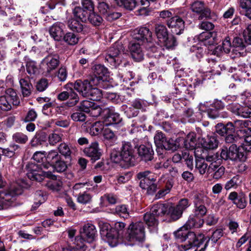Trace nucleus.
Instances as JSON below:
<instances>
[{"label":"nucleus","instance_id":"f257e3e1","mask_svg":"<svg viewBox=\"0 0 251 251\" xmlns=\"http://www.w3.org/2000/svg\"><path fill=\"white\" fill-rule=\"evenodd\" d=\"M133 37L135 40L142 42V45L148 51L147 53L151 57L158 56V49L152 42V33L150 29L142 27L134 30Z\"/></svg>","mask_w":251,"mask_h":251},{"label":"nucleus","instance_id":"f03ea898","mask_svg":"<svg viewBox=\"0 0 251 251\" xmlns=\"http://www.w3.org/2000/svg\"><path fill=\"white\" fill-rule=\"evenodd\" d=\"M167 212V207L165 204L159 203L154 205L149 212L144 214V221L151 231L156 230L158 226L157 218L164 215Z\"/></svg>","mask_w":251,"mask_h":251},{"label":"nucleus","instance_id":"7ed1b4c3","mask_svg":"<svg viewBox=\"0 0 251 251\" xmlns=\"http://www.w3.org/2000/svg\"><path fill=\"white\" fill-rule=\"evenodd\" d=\"M44 158H32L33 160L26 165L28 169L27 177L31 180H35L41 182L44 180L43 172L38 173L39 170L43 168L48 169L51 164L45 162Z\"/></svg>","mask_w":251,"mask_h":251},{"label":"nucleus","instance_id":"20e7f679","mask_svg":"<svg viewBox=\"0 0 251 251\" xmlns=\"http://www.w3.org/2000/svg\"><path fill=\"white\" fill-rule=\"evenodd\" d=\"M251 152V145L244 144L243 146L237 147L235 144H232L228 149L223 147L220 150V157H231L235 155L236 157H247Z\"/></svg>","mask_w":251,"mask_h":251},{"label":"nucleus","instance_id":"39448f33","mask_svg":"<svg viewBox=\"0 0 251 251\" xmlns=\"http://www.w3.org/2000/svg\"><path fill=\"white\" fill-rule=\"evenodd\" d=\"M124 51L121 44H115L110 47L105 56V60L112 66L116 67L122 61V53Z\"/></svg>","mask_w":251,"mask_h":251},{"label":"nucleus","instance_id":"423d86ee","mask_svg":"<svg viewBox=\"0 0 251 251\" xmlns=\"http://www.w3.org/2000/svg\"><path fill=\"white\" fill-rule=\"evenodd\" d=\"M145 229L144 223L141 221L132 223L128 228V240L131 242H141L145 240Z\"/></svg>","mask_w":251,"mask_h":251},{"label":"nucleus","instance_id":"0eeeda50","mask_svg":"<svg viewBox=\"0 0 251 251\" xmlns=\"http://www.w3.org/2000/svg\"><path fill=\"white\" fill-rule=\"evenodd\" d=\"M11 104L17 106L20 104V100L13 89H8L6 95L0 97V109L4 111L10 110Z\"/></svg>","mask_w":251,"mask_h":251},{"label":"nucleus","instance_id":"6e6552de","mask_svg":"<svg viewBox=\"0 0 251 251\" xmlns=\"http://www.w3.org/2000/svg\"><path fill=\"white\" fill-rule=\"evenodd\" d=\"M134 150L129 142H122V148L113 149L110 153V157H134Z\"/></svg>","mask_w":251,"mask_h":251},{"label":"nucleus","instance_id":"1a4fd4ad","mask_svg":"<svg viewBox=\"0 0 251 251\" xmlns=\"http://www.w3.org/2000/svg\"><path fill=\"white\" fill-rule=\"evenodd\" d=\"M166 25L170 29L171 32L176 35L181 34L185 27V23L183 20L176 15L168 20Z\"/></svg>","mask_w":251,"mask_h":251},{"label":"nucleus","instance_id":"9d476101","mask_svg":"<svg viewBox=\"0 0 251 251\" xmlns=\"http://www.w3.org/2000/svg\"><path fill=\"white\" fill-rule=\"evenodd\" d=\"M204 241V235L200 233L198 235L194 232L189 231L186 237L185 244L182 245L185 250L193 247H199Z\"/></svg>","mask_w":251,"mask_h":251},{"label":"nucleus","instance_id":"9b49d317","mask_svg":"<svg viewBox=\"0 0 251 251\" xmlns=\"http://www.w3.org/2000/svg\"><path fill=\"white\" fill-rule=\"evenodd\" d=\"M17 190L14 192H6L0 191V209H6L11 206L15 205L16 196L20 194Z\"/></svg>","mask_w":251,"mask_h":251},{"label":"nucleus","instance_id":"f8f14e48","mask_svg":"<svg viewBox=\"0 0 251 251\" xmlns=\"http://www.w3.org/2000/svg\"><path fill=\"white\" fill-rule=\"evenodd\" d=\"M126 224L123 222H115L112 225V241L110 243V246L114 247L118 243V239L123 236L125 231Z\"/></svg>","mask_w":251,"mask_h":251},{"label":"nucleus","instance_id":"ddd939ff","mask_svg":"<svg viewBox=\"0 0 251 251\" xmlns=\"http://www.w3.org/2000/svg\"><path fill=\"white\" fill-rule=\"evenodd\" d=\"M59 63V57L56 54L48 56L42 61V65L47 75H50L55 70Z\"/></svg>","mask_w":251,"mask_h":251},{"label":"nucleus","instance_id":"4468645a","mask_svg":"<svg viewBox=\"0 0 251 251\" xmlns=\"http://www.w3.org/2000/svg\"><path fill=\"white\" fill-rule=\"evenodd\" d=\"M191 10L196 13L200 14L199 19L207 18L210 15V10L204 6V3L201 1H195L190 5Z\"/></svg>","mask_w":251,"mask_h":251},{"label":"nucleus","instance_id":"2eb2a0df","mask_svg":"<svg viewBox=\"0 0 251 251\" xmlns=\"http://www.w3.org/2000/svg\"><path fill=\"white\" fill-rule=\"evenodd\" d=\"M135 40L130 43L129 50L132 58L137 62H140L144 59V53L141 47V46H143L142 42Z\"/></svg>","mask_w":251,"mask_h":251},{"label":"nucleus","instance_id":"dca6fc26","mask_svg":"<svg viewBox=\"0 0 251 251\" xmlns=\"http://www.w3.org/2000/svg\"><path fill=\"white\" fill-rule=\"evenodd\" d=\"M64 27L65 25L63 23L61 22L55 23L50 28V35L55 41H62L64 35Z\"/></svg>","mask_w":251,"mask_h":251},{"label":"nucleus","instance_id":"f3484780","mask_svg":"<svg viewBox=\"0 0 251 251\" xmlns=\"http://www.w3.org/2000/svg\"><path fill=\"white\" fill-rule=\"evenodd\" d=\"M74 88L79 94L85 98L89 96V93L93 88L90 85L88 80H86L83 81L77 80L74 83Z\"/></svg>","mask_w":251,"mask_h":251},{"label":"nucleus","instance_id":"a211bd4d","mask_svg":"<svg viewBox=\"0 0 251 251\" xmlns=\"http://www.w3.org/2000/svg\"><path fill=\"white\" fill-rule=\"evenodd\" d=\"M229 109L234 114L244 118L251 117V107L248 106H241L232 104Z\"/></svg>","mask_w":251,"mask_h":251},{"label":"nucleus","instance_id":"6ab92c4d","mask_svg":"<svg viewBox=\"0 0 251 251\" xmlns=\"http://www.w3.org/2000/svg\"><path fill=\"white\" fill-rule=\"evenodd\" d=\"M198 39L205 46H213L217 43V33L215 32H203L199 35Z\"/></svg>","mask_w":251,"mask_h":251},{"label":"nucleus","instance_id":"aec40b11","mask_svg":"<svg viewBox=\"0 0 251 251\" xmlns=\"http://www.w3.org/2000/svg\"><path fill=\"white\" fill-rule=\"evenodd\" d=\"M178 141H180V143L184 148L193 151L197 145L196 134L195 132H190L185 138H178Z\"/></svg>","mask_w":251,"mask_h":251},{"label":"nucleus","instance_id":"412c9836","mask_svg":"<svg viewBox=\"0 0 251 251\" xmlns=\"http://www.w3.org/2000/svg\"><path fill=\"white\" fill-rule=\"evenodd\" d=\"M139 158H110V161L114 163L118 164L122 168H129L137 164L139 162ZM143 159H140V161Z\"/></svg>","mask_w":251,"mask_h":251},{"label":"nucleus","instance_id":"4be33fe9","mask_svg":"<svg viewBox=\"0 0 251 251\" xmlns=\"http://www.w3.org/2000/svg\"><path fill=\"white\" fill-rule=\"evenodd\" d=\"M83 238H85L88 243L93 242L96 237L97 230L95 226L91 224L88 223L83 226V231L81 233Z\"/></svg>","mask_w":251,"mask_h":251},{"label":"nucleus","instance_id":"5701e85b","mask_svg":"<svg viewBox=\"0 0 251 251\" xmlns=\"http://www.w3.org/2000/svg\"><path fill=\"white\" fill-rule=\"evenodd\" d=\"M83 151L87 157H100L103 155V151L96 141L91 143L88 147L83 149Z\"/></svg>","mask_w":251,"mask_h":251},{"label":"nucleus","instance_id":"b1692460","mask_svg":"<svg viewBox=\"0 0 251 251\" xmlns=\"http://www.w3.org/2000/svg\"><path fill=\"white\" fill-rule=\"evenodd\" d=\"M219 144V141L217 139V135L214 133L212 135H208L206 138L204 139V141L202 143L203 147L205 148L206 150H213L216 149Z\"/></svg>","mask_w":251,"mask_h":251},{"label":"nucleus","instance_id":"393cba45","mask_svg":"<svg viewBox=\"0 0 251 251\" xmlns=\"http://www.w3.org/2000/svg\"><path fill=\"white\" fill-rule=\"evenodd\" d=\"M73 243L75 245L76 247H69L64 249L63 251H85L86 247L85 242H86L85 238H83L82 235L75 237L73 240Z\"/></svg>","mask_w":251,"mask_h":251},{"label":"nucleus","instance_id":"a878e982","mask_svg":"<svg viewBox=\"0 0 251 251\" xmlns=\"http://www.w3.org/2000/svg\"><path fill=\"white\" fill-rule=\"evenodd\" d=\"M154 28L155 34L159 41H165L169 34L166 25L162 23H157L155 24Z\"/></svg>","mask_w":251,"mask_h":251},{"label":"nucleus","instance_id":"bb28decb","mask_svg":"<svg viewBox=\"0 0 251 251\" xmlns=\"http://www.w3.org/2000/svg\"><path fill=\"white\" fill-rule=\"evenodd\" d=\"M100 233L101 237L106 240L110 245L112 241V226L107 223H104L100 225Z\"/></svg>","mask_w":251,"mask_h":251},{"label":"nucleus","instance_id":"cd10ccee","mask_svg":"<svg viewBox=\"0 0 251 251\" xmlns=\"http://www.w3.org/2000/svg\"><path fill=\"white\" fill-rule=\"evenodd\" d=\"M44 179L45 178H49L52 180V181H48L46 180L47 183L45 184V185L48 186L49 188L53 190H58L60 187V184L59 183L54 181L56 179V176L53 175L51 172H43Z\"/></svg>","mask_w":251,"mask_h":251},{"label":"nucleus","instance_id":"c85d7f7f","mask_svg":"<svg viewBox=\"0 0 251 251\" xmlns=\"http://www.w3.org/2000/svg\"><path fill=\"white\" fill-rule=\"evenodd\" d=\"M20 85L22 95L24 97H29L33 90V86L28 79L21 78L20 81Z\"/></svg>","mask_w":251,"mask_h":251},{"label":"nucleus","instance_id":"c756f323","mask_svg":"<svg viewBox=\"0 0 251 251\" xmlns=\"http://www.w3.org/2000/svg\"><path fill=\"white\" fill-rule=\"evenodd\" d=\"M48 136L46 132L42 131L36 133L31 141L32 146L36 147L45 143L47 140Z\"/></svg>","mask_w":251,"mask_h":251},{"label":"nucleus","instance_id":"7c9ffc66","mask_svg":"<svg viewBox=\"0 0 251 251\" xmlns=\"http://www.w3.org/2000/svg\"><path fill=\"white\" fill-rule=\"evenodd\" d=\"M107 114V116L104 122L106 126L117 124L121 122L122 118L120 117L119 114L109 110Z\"/></svg>","mask_w":251,"mask_h":251},{"label":"nucleus","instance_id":"2f4dec72","mask_svg":"<svg viewBox=\"0 0 251 251\" xmlns=\"http://www.w3.org/2000/svg\"><path fill=\"white\" fill-rule=\"evenodd\" d=\"M216 132L221 136H224L227 133H233V126L231 123H228L226 125L219 123L215 126Z\"/></svg>","mask_w":251,"mask_h":251},{"label":"nucleus","instance_id":"473e14b6","mask_svg":"<svg viewBox=\"0 0 251 251\" xmlns=\"http://www.w3.org/2000/svg\"><path fill=\"white\" fill-rule=\"evenodd\" d=\"M204 224V220L195 215L190 216L186 223V226L189 228H200Z\"/></svg>","mask_w":251,"mask_h":251},{"label":"nucleus","instance_id":"72a5a7b5","mask_svg":"<svg viewBox=\"0 0 251 251\" xmlns=\"http://www.w3.org/2000/svg\"><path fill=\"white\" fill-rule=\"evenodd\" d=\"M76 197L77 202L82 204H90L92 201V195L87 191L79 192Z\"/></svg>","mask_w":251,"mask_h":251},{"label":"nucleus","instance_id":"f704fd0d","mask_svg":"<svg viewBox=\"0 0 251 251\" xmlns=\"http://www.w3.org/2000/svg\"><path fill=\"white\" fill-rule=\"evenodd\" d=\"M74 16L80 20L82 22H86L89 12L80 7H76L73 10Z\"/></svg>","mask_w":251,"mask_h":251},{"label":"nucleus","instance_id":"c9c22d12","mask_svg":"<svg viewBox=\"0 0 251 251\" xmlns=\"http://www.w3.org/2000/svg\"><path fill=\"white\" fill-rule=\"evenodd\" d=\"M242 181V176L239 175H237L226 183L225 188L226 190H228L231 188H236L240 185Z\"/></svg>","mask_w":251,"mask_h":251},{"label":"nucleus","instance_id":"e433bc0d","mask_svg":"<svg viewBox=\"0 0 251 251\" xmlns=\"http://www.w3.org/2000/svg\"><path fill=\"white\" fill-rule=\"evenodd\" d=\"M137 152L140 157H151L153 155V151L150 145H140L137 148Z\"/></svg>","mask_w":251,"mask_h":251},{"label":"nucleus","instance_id":"4c0bfd02","mask_svg":"<svg viewBox=\"0 0 251 251\" xmlns=\"http://www.w3.org/2000/svg\"><path fill=\"white\" fill-rule=\"evenodd\" d=\"M132 107H129L126 111L127 115L128 117H133L138 115V111L134 110L132 111L133 108L137 110L140 109L142 107V104L140 100H135L132 102Z\"/></svg>","mask_w":251,"mask_h":251},{"label":"nucleus","instance_id":"58836bf2","mask_svg":"<svg viewBox=\"0 0 251 251\" xmlns=\"http://www.w3.org/2000/svg\"><path fill=\"white\" fill-rule=\"evenodd\" d=\"M79 101V98L74 90L70 88L69 96L68 99V101L66 102V104L68 107H73L76 105Z\"/></svg>","mask_w":251,"mask_h":251},{"label":"nucleus","instance_id":"ea45409f","mask_svg":"<svg viewBox=\"0 0 251 251\" xmlns=\"http://www.w3.org/2000/svg\"><path fill=\"white\" fill-rule=\"evenodd\" d=\"M62 40L67 44L73 46L78 43L79 37L74 33L69 32L64 35Z\"/></svg>","mask_w":251,"mask_h":251},{"label":"nucleus","instance_id":"a19ab883","mask_svg":"<svg viewBox=\"0 0 251 251\" xmlns=\"http://www.w3.org/2000/svg\"><path fill=\"white\" fill-rule=\"evenodd\" d=\"M180 145V141H178V138L176 139L175 141L170 139L169 140H167V141L164 143L163 147L165 151H174L177 150Z\"/></svg>","mask_w":251,"mask_h":251},{"label":"nucleus","instance_id":"79ce46f5","mask_svg":"<svg viewBox=\"0 0 251 251\" xmlns=\"http://www.w3.org/2000/svg\"><path fill=\"white\" fill-rule=\"evenodd\" d=\"M108 73L107 69L103 65H96L93 69V74L103 80V77L106 76Z\"/></svg>","mask_w":251,"mask_h":251},{"label":"nucleus","instance_id":"37998d69","mask_svg":"<svg viewBox=\"0 0 251 251\" xmlns=\"http://www.w3.org/2000/svg\"><path fill=\"white\" fill-rule=\"evenodd\" d=\"M68 26L69 28L77 32H80L83 30V26L82 24L75 19H71L68 20Z\"/></svg>","mask_w":251,"mask_h":251},{"label":"nucleus","instance_id":"c03bdc74","mask_svg":"<svg viewBox=\"0 0 251 251\" xmlns=\"http://www.w3.org/2000/svg\"><path fill=\"white\" fill-rule=\"evenodd\" d=\"M87 20L95 26L100 25L103 21L102 17L94 11L89 13Z\"/></svg>","mask_w":251,"mask_h":251},{"label":"nucleus","instance_id":"a18cd8bd","mask_svg":"<svg viewBox=\"0 0 251 251\" xmlns=\"http://www.w3.org/2000/svg\"><path fill=\"white\" fill-rule=\"evenodd\" d=\"M173 184V179L172 178H169L166 182L165 188L159 190L156 195V197L159 199L166 195L170 192Z\"/></svg>","mask_w":251,"mask_h":251},{"label":"nucleus","instance_id":"49530a36","mask_svg":"<svg viewBox=\"0 0 251 251\" xmlns=\"http://www.w3.org/2000/svg\"><path fill=\"white\" fill-rule=\"evenodd\" d=\"M196 168L201 175L204 174L208 170V165L205 162L204 158H196Z\"/></svg>","mask_w":251,"mask_h":251},{"label":"nucleus","instance_id":"de8ad7c7","mask_svg":"<svg viewBox=\"0 0 251 251\" xmlns=\"http://www.w3.org/2000/svg\"><path fill=\"white\" fill-rule=\"evenodd\" d=\"M94 107V103L89 100H83L80 104L76 107L77 110L82 112L89 113Z\"/></svg>","mask_w":251,"mask_h":251},{"label":"nucleus","instance_id":"09e8293b","mask_svg":"<svg viewBox=\"0 0 251 251\" xmlns=\"http://www.w3.org/2000/svg\"><path fill=\"white\" fill-rule=\"evenodd\" d=\"M103 94L101 90L96 87H93L87 98L93 101L100 100Z\"/></svg>","mask_w":251,"mask_h":251},{"label":"nucleus","instance_id":"8fccbe9b","mask_svg":"<svg viewBox=\"0 0 251 251\" xmlns=\"http://www.w3.org/2000/svg\"><path fill=\"white\" fill-rule=\"evenodd\" d=\"M13 140L16 143L24 144L28 141V137L22 132H17L12 135Z\"/></svg>","mask_w":251,"mask_h":251},{"label":"nucleus","instance_id":"3c124183","mask_svg":"<svg viewBox=\"0 0 251 251\" xmlns=\"http://www.w3.org/2000/svg\"><path fill=\"white\" fill-rule=\"evenodd\" d=\"M189 231L185 227H182L174 232V235L176 239L180 242H184Z\"/></svg>","mask_w":251,"mask_h":251},{"label":"nucleus","instance_id":"603ef678","mask_svg":"<svg viewBox=\"0 0 251 251\" xmlns=\"http://www.w3.org/2000/svg\"><path fill=\"white\" fill-rule=\"evenodd\" d=\"M156 146L164 147V143L167 141L164 134L162 132L157 131L154 137Z\"/></svg>","mask_w":251,"mask_h":251},{"label":"nucleus","instance_id":"864d4df0","mask_svg":"<svg viewBox=\"0 0 251 251\" xmlns=\"http://www.w3.org/2000/svg\"><path fill=\"white\" fill-rule=\"evenodd\" d=\"M169 213L171 219L176 221L181 216L183 212L176 206L170 207L169 209Z\"/></svg>","mask_w":251,"mask_h":251},{"label":"nucleus","instance_id":"5fc2aeb1","mask_svg":"<svg viewBox=\"0 0 251 251\" xmlns=\"http://www.w3.org/2000/svg\"><path fill=\"white\" fill-rule=\"evenodd\" d=\"M104 125L105 123L101 121L95 122L91 128V132L95 135L99 134L103 129Z\"/></svg>","mask_w":251,"mask_h":251},{"label":"nucleus","instance_id":"6e6d98bb","mask_svg":"<svg viewBox=\"0 0 251 251\" xmlns=\"http://www.w3.org/2000/svg\"><path fill=\"white\" fill-rule=\"evenodd\" d=\"M63 134L52 133L48 137V141L50 145L54 146L57 143L61 141Z\"/></svg>","mask_w":251,"mask_h":251},{"label":"nucleus","instance_id":"4d7b16f0","mask_svg":"<svg viewBox=\"0 0 251 251\" xmlns=\"http://www.w3.org/2000/svg\"><path fill=\"white\" fill-rule=\"evenodd\" d=\"M233 126V132L234 131V128L239 129L244 127H248L249 125L251 124L249 120H235L233 123H231Z\"/></svg>","mask_w":251,"mask_h":251},{"label":"nucleus","instance_id":"13d9d810","mask_svg":"<svg viewBox=\"0 0 251 251\" xmlns=\"http://www.w3.org/2000/svg\"><path fill=\"white\" fill-rule=\"evenodd\" d=\"M244 37L245 41L240 37H236L234 38L233 41V46L235 48H238L240 49H243L246 47V44L248 43L250 44V43L247 42L245 39V33H244ZM250 45H251L250 44Z\"/></svg>","mask_w":251,"mask_h":251},{"label":"nucleus","instance_id":"bf43d9fd","mask_svg":"<svg viewBox=\"0 0 251 251\" xmlns=\"http://www.w3.org/2000/svg\"><path fill=\"white\" fill-rule=\"evenodd\" d=\"M115 213L124 218H127L129 217V213L125 205L117 206L115 208Z\"/></svg>","mask_w":251,"mask_h":251},{"label":"nucleus","instance_id":"052dcab7","mask_svg":"<svg viewBox=\"0 0 251 251\" xmlns=\"http://www.w3.org/2000/svg\"><path fill=\"white\" fill-rule=\"evenodd\" d=\"M173 9L163 10L158 12L159 17L166 22L168 20L171 19L173 16H175Z\"/></svg>","mask_w":251,"mask_h":251},{"label":"nucleus","instance_id":"680f3d73","mask_svg":"<svg viewBox=\"0 0 251 251\" xmlns=\"http://www.w3.org/2000/svg\"><path fill=\"white\" fill-rule=\"evenodd\" d=\"M160 42L163 43L167 49L172 48L177 44L176 39L173 35L169 36L168 35L165 41H160Z\"/></svg>","mask_w":251,"mask_h":251},{"label":"nucleus","instance_id":"e2e57ef3","mask_svg":"<svg viewBox=\"0 0 251 251\" xmlns=\"http://www.w3.org/2000/svg\"><path fill=\"white\" fill-rule=\"evenodd\" d=\"M194 153L195 157H213L212 156H209L207 154V151L206 149L202 147L195 148L193 151H191Z\"/></svg>","mask_w":251,"mask_h":251},{"label":"nucleus","instance_id":"0e129e2a","mask_svg":"<svg viewBox=\"0 0 251 251\" xmlns=\"http://www.w3.org/2000/svg\"><path fill=\"white\" fill-rule=\"evenodd\" d=\"M207 197L203 194L196 193L194 196V205H204V202L207 200Z\"/></svg>","mask_w":251,"mask_h":251},{"label":"nucleus","instance_id":"69168bd1","mask_svg":"<svg viewBox=\"0 0 251 251\" xmlns=\"http://www.w3.org/2000/svg\"><path fill=\"white\" fill-rule=\"evenodd\" d=\"M103 135L105 139L112 142H115L117 139L116 134L109 128H105L103 131Z\"/></svg>","mask_w":251,"mask_h":251},{"label":"nucleus","instance_id":"338daca9","mask_svg":"<svg viewBox=\"0 0 251 251\" xmlns=\"http://www.w3.org/2000/svg\"><path fill=\"white\" fill-rule=\"evenodd\" d=\"M26 71L30 75H35L38 71L36 63L33 61L27 62L26 64Z\"/></svg>","mask_w":251,"mask_h":251},{"label":"nucleus","instance_id":"774afa93","mask_svg":"<svg viewBox=\"0 0 251 251\" xmlns=\"http://www.w3.org/2000/svg\"><path fill=\"white\" fill-rule=\"evenodd\" d=\"M71 118L74 121L83 122L85 121L86 116L82 111H79L72 113Z\"/></svg>","mask_w":251,"mask_h":251}]
</instances>
